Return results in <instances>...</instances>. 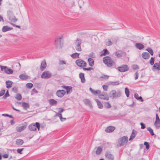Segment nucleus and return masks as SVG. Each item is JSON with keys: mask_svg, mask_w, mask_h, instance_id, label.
Here are the masks:
<instances>
[{"mask_svg": "<svg viewBox=\"0 0 160 160\" xmlns=\"http://www.w3.org/2000/svg\"><path fill=\"white\" fill-rule=\"evenodd\" d=\"M125 55V53L123 52H117L115 53V55L117 56V57L119 58L121 57H122L123 56Z\"/></svg>", "mask_w": 160, "mask_h": 160, "instance_id": "nucleus-37", "label": "nucleus"}, {"mask_svg": "<svg viewBox=\"0 0 160 160\" xmlns=\"http://www.w3.org/2000/svg\"><path fill=\"white\" fill-rule=\"evenodd\" d=\"M128 141V138L124 136L119 138L118 140V145L121 147L126 144Z\"/></svg>", "mask_w": 160, "mask_h": 160, "instance_id": "nucleus-3", "label": "nucleus"}, {"mask_svg": "<svg viewBox=\"0 0 160 160\" xmlns=\"http://www.w3.org/2000/svg\"><path fill=\"white\" fill-rule=\"evenodd\" d=\"M66 62L65 61L63 60H60L59 62V64L60 65H62L63 64H65Z\"/></svg>", "mask_w": 160, "mask_h": 160, "instance_id": "nucleus-59", "label": "nucleus"}, {"mask_svg": "<svg viewBox=\"0 0 160 160\" xmlns=\"http://www.w3.org/2000/svg\"><path fill=\"white\" fill-rule=\"evenodd\" d=\"M5 93L4 90H2L0 92V97L2 96Z\"/></svg>", "mask_w": 160, "mask_h": 160, "instance_id": "nucleus-56", "label": "nucleus"}, {"mask_svg": "<svg viewBox=\"0 0 160 160\" xmlns=\"http://www.w3.org/2000/svg\"><path fill=\"white\" fill-rule=\"evenodd\" d=\"M139 73L138 72H136L135 73V79L136 80L137 79L138 77V75H139Z\"/></svg>", "mask_w": 160, "mask_h": 160, "instance_id": "nucleus-58", "label": "nucleus"}, {"mask_svg": "<svg viewBox=\"0 0 160 160\" xmlns=\"http://www.w3.org/2000/svg\"><path fill=\"white\" fill-rule=\"evenodd\" d=\"M149 52V53L151 54V55H153V51H148Z\"/></svg>", "mask_w": 160, "mask_h": 160, "instance_id": "nucleus-64", "label": "nucleus"}, {"mask_svg": "<svg viewBox=\"0 0 160 160\" xmlns=\"http://www.w3.org/2000/svg\"><path fill=\"white\" fill-rule=\"evenodd\" d=\"M47 64L45 60L43 61L41 63L40 69L41 71L44 70L46 68Z\"/></svg>", "mask_w": 160, "mask_h": 160, "instance_id": "nucleus-17", "label": "nucleus"}, {"mask_svg": "<svg viewBox=\"0 0 160 160\" xmlns=\"http://www.w3.org/2000/svg\"><path fill=\"white\" fill-rule=\"evenodd\" d=\"M132 67L134 70L138 69L139 67L137 65H133L132 66Z\"/></svg>", "mask_w": 160, "mask_h": 160, "instance_id": "nucleus-48", "label": "nucleus"}, {"mask_svg": "<svg viewBox=\"0 0 160 160\" xmlns=\"http://www.w3.org/2000/svg\"><path fill=\"white\" fill-rule=\"evenodd\" d=\"M115 129V128L113 126H110L107 127L105 130L106 132H112Z\"/></svg>", "mask_w": 160, "mask_h": 160, "instance_id": "nucleus-16", "label": "nucleus"}, {"mask_svg": "<svg viewBox=\"0 0 160 160\" xmlns=\"http://www.w3.org/2000/svg\"><path fill=\"white\" fill-rule=\"evenodd\" d=\"M104 106L107 108H109L111 107V105L108 102H105L104 104Z\"/></svg>", "mask_w": 160, "mask_h": 160, "instance_id": "nucleus-42", "label": "nucleus"}, {"mask_svg": "<svg viewBox=\"0 0 160 160\" xmlns=\"http://www.w3.org/2000/svg\"><path fill=\"white\" fill-rule=\"evenodd\" d=\"M144 145L146 146V149L147 150L149 148V145L148 143L145 142L144 143Z\"/></svg>", "mask_w": 160, "mask_h": 160, "instance_id": "nucleus-49", "label": "nucleus"}, {"mask_svg": "<svg viewBox=\"0 0 160 160\" xmlns=\"http://www.w3.org/2000/svg\"><path fill=\"white\" fill-rule=\"evenodd\" d=\"M102 88L103 90L105 91H107L108 88V86L107 85H103L102 86Z\"/></svg>", "mask_w": 160, "mask_h": 160, "instance_id": "nucleus-53", "label": "nucleus"}, {"mask_svg": "<svg viewBox=\"0 0 160 160\" xmlns=\"http://www.w3.org/2000/svg\"><path fill=\"white\" fill-rule=\"evenodd\" d=\"M89 90L93 94L95 95H97L98 94H99L101 93L100 90H97L96 91H94L91 88H89Z\"/></svg>", "mask_w": 160, "mask_h": 160, "instance_id": "nucleus-20", "label": "nucleus"}, {"mask_svg": "<svg viewBox=\"0 0 160 160\" xmlns=\"http://www.w3.org/2000/svg\"><path fill=\"white\" fill-rule=\"evenodd\" d=\"M23 148L20 149L19 148L17 149V152L18 153L21 154L22 153V152L23 151Z\"/></svg>", "mask_w": 160, "mask_h": 160, "instance_id": "nucleus-52", "label": "nucleus"}, {"mask_svg": "<svg viewBox=\"0 0 160 160\" xmlns=\"http://www.w3.org/2000/svg\"><path fill=\"white\" fill-rule=\"evenodd\" d=\"M89 57L91 58H95V56L94 53L92 52L89 55Z\"/></svg>", "mask_w": 160, "mask_h": 160, "instance_id": "nucleus-51", "label": "nucleus"}, {"mask_svg": "<svg viewBox=\"0 0 160 160\" xmlns=\"http://www.w3.org/2000/svg\"><path fill=\"white\" fill-rule=\"evenodd\" d=\"M52 73L49 71H45L41 75V78L45 79H48L51 77Z\"/></svg>", "mask_w": 160, "mask_h": 160, "instance_id": "nucleus-7", "label": "nucleus"}, {"mask_svg": "<svg viewBox=\"0 0 160 160\" xmlns=\"http://www.w3.org/2000/svg\"><path fill=\"white\" fill-rule=\"evenodd\" d=\"M152 69L153 70H160V64L158 63H155Z\"/></svg>", "mask_w": 160, "mask_h": 160, "instance_id": "nucleus-18", "label": "nucleus"}, {"mask_svg": "<svg viewBox=\"0 0 160 160\" xmlns=\"http://www.w3.org/2000/svg\"><path fill=\"white\" fill-rule=\"evenodd\" d=\"M81 42L82 40L80 38H78L75 40V45L76 50H81Z\"/></svg>", "mask_w": 160, "mask_h": 160, "instance_id": "nucleus-10", "label": "nucleus"}, {"mask_svg": "<svg viewBox=\"0 0 160 160\" xmlns=\"http://www.w3.org/2000/svg\"><path fill=\"white\" fill-rule=\"evenodd\" d=\"M62 87L66 90L68 94L70 92V91H72V87L71 86H62Z\"/></svg>", "mask_w": 160, "mask_h": 160, "instance_id": "nucleus-29", "label": "nucleus"}, {"mask_svg": "<svg viewBox=\"0 0 160 160\" xmlns=\"http://www.w3.org/2000/svg\"><path fill=\"white\" fill-rule=\"evenodd\" d=\"M2 68H3L5 70V72L8 74H12L13 72V71L11 69L7 68L5 67H1V69H2Z\"/></svg>", "mask_w": 160, "mask_h": 160, "instance_id": "nucleus-15", "label": "nucleus"}, {"mask_svg": "<svg viewBox=\"0 0 160 160\" xmlns=\"http://www.w3.org/2000/svg\"><path fill=\"white\" fill-rule=\"evenodd\" d=\"M79 76L80 78L81 79L82 82L84 83L85 82L84 73H80L79 74Z\"/></svg>", "mask_w": 160, "mask_h": 160, "instance_id": "nucleus-21", "label": "nucleus"}, {"mask_svg": "<svg viewBox=\"0 0 160 160\" xmlns=\"http://www.w3.org/2000/svg\"><path fill=\"white\" fill-rule=\"evenodd\" d=\"M9 94L8 93V91H7L5 95L2 98L3 99H6V98L9 96Z\"/></svg>", "mask_w": 160, "mask_h": 160, "instance_id": "nucleus-50", "label": "nucleus"}, {"mask_svg": "<svg viewBox=\"0 0 160 160\" xmlns=\"http://www.w3.org/2000/svg\"><path fill=\"white\" fill-rule=\"evenodd\" d=\"M37 128L38 130L40 128V124L38 122H36L35 124H32L29 126V128L30 131H35Z\"/></svg>", "mask_w": 160, "mask_h": 160, "instance_id": "nucleus-6", "label": "nucleus"}, {"mask_svg": "<svg viewBox=\"0 0 160 160\" xmlns=\"http://www.w3.org/2000/svg\"><path fill=\"white\" fill-rule=\"evenodd\" d=\"M65 93V91L63 90H58L56 92L57 95L60 98L63 97Z\"/></svg>", "mask_w": 160, "mask_h": 160, "instance_id": "nucleus-13", "label": "nucleus"}, {"mask_svg": "<svg viewBox=\"0 0 160 160\" xmlns=\"http://www.w3.org/2000/svg\"><path fill=\"white\" fill-rule=\"evenodd\" d=\"M83 69L85 70H87V71H90L91 70H93V68H92L89 67V68H83Z\"/></svg>", "mask_w": 160, "mask_h": 160, "instance_id": "nucleus-54", "label": "nucleus"}, {"mask_svg": "<svg viewBox=\"0 0 160 160\" xmlns=\"http://www.w3.org/2000/svg\"><path fill=\"white\" fill-rule=\"evenodd\" d=\"M102 148L101 147H97L96 153L97 155H100L102 151Z\"/></svg>", "mask_w": 160, "mask_h": 160, "instance_id": "nucleus-36", "label": "nucleus"}, {"mask_svg": "<svg viewBox=\"0 0 160 160\" xmlns=\"http://www.w3.org/2000/svg\"><path fill=\"white\" fill-rule=\"evenodd\" d=\"M24 143L23 140L21 139H16V144L18 146L22 145Z\"/></svg>", "mask_w": 160, "mask_h": 160, "instance_id": "nucleus-23", "label": "nucleus"}, {"mask_svg": "<svg viewBox=\"0 0 160 160\" xmlns=\"http://www.w3.org/2000/svg\"><path fill=\"white\" fill-rule=\"evenodd\" d=\"M125 93L127 97H129V91L128 89L127 88H125Z\"/></svg>", "mask_w": 160, "mask_h": 160, "instance_id": "nucleus-45", "label": "nucleus"}, {"mask_svg": "<svg viewBox=\"0 0 160 160\" xmlns=\"http://www.w3.org/2000/svg\"><path fill=\"white\" fill-rule=\"evenodd\" d=\"M13 28L11 27H9L8 26H4L2 29V31L3 32H5L8 31H10Z\"/></svg>", "mask_w": 160, "mask_h": 160, "instance_id": "nucleus-19", "label": "nucleus"}, {"mask_svg": "<svg viewBox=\"0 0 160 160\" xmlns=\"http://www.w3.org/2000/svg\"><path fill=\"white\" fill-rule=\"evenodd\" d=\"M19 77L20 79L22 80H25L28 78V76H27L23 74L20 75Z\"/></svg>", "mask_w": 160, "mask_h": 160, "instance_id": "nucleus-40", "label": "nucleus"}, {"mask_svg": "<svg viewBox=\"0 0 160 160\" xmlns=\"http://www.w3.org/2000/svg\"><path fill=\"white\" fill-rule=\"evenodd\" d=\"M63 37L59 36L55 38L54 45L57 49H60L63 46Z\"/></svg>", "mask_w": 160, "mask_h": 160, "instance_id": "nucleus-1", "label": "nucleus"}, {"mask_svg": "<svg viewBox=\"0 0 160 160\" xmlns=\"http://www.w3.org/2000/svg\"><path fill=\"white\" fill-rule=\"evenodd\" d=\"M135 46L137 49L141 50L144 48L145 46L141 43H136L135 44Z\"/></svg>", "mask_w": 160, "mask_h": 160, "instance_id": "nucleus-14", "label": "nucleus"}, {"mask_svg": "<svg viewBox=\"0 0 160 160\" xmlns=\"http://www.w3.org/2000/svg\"><path fill=\"white\" fill-rule=\"evenodd\" d=\"M109 52L108 51H102L100 53L101 56H105L109 54Z\"/></svg>", "mask_w": 160, "mask_h": 160, "instance_id": "nucleus-32", "label": "nucleus"}, {"mask_svg": "<svg viewBox=\"0 0 160 160\" xmlns=\"http://www.w3.org/2000/svg\"><path fill=\"white\" fill-rule=\"evenodd\" d=\"M12 82L11 81L9 80L6 81V84L7 88H11L12 86Z\"/></svg>", "mask_w": 160, "mask_h": 160, "instance_id": "nucleus-25", "label": "nucleus"}, {"mask_svg": "<svg viewBox=\"0 0 160 160\" xmlns=\"http://www.w3.org/2000/svg\"><path fill=\"white\" fill-rule=\"evenodd\" d=\"M18 100H21L22 97L20 94L18 93L15 97Z\"/></svg>", "mask_w": 160, "mask_h": 160, "instance_id": "nucleus-44", "label": "nucleus"}, {"mask_svg": "<svg viewBox=\"0 0 160 160\" xmlns=\"http://www.w3.org/2000/svg\"><path fill=\"white\" fill-rule=\"evenodd\" d=\"M98 97L101 99L107 100H108L109 99L107 94L105 92H103L102 94H101V93L99 94Z\"/></svg>", "mask_w": 160, "mask_h": 160, "instance_id": "nucleus-11", "label": "nucleus"}, {"mask_svg": "<svg viewBox=\"0 0 160 160\" xmlns=\"http://www.w3.org/2000/svg\"><path fill=\"white\" fill-rule=\"evenodd\" d=\"M88 61L90 66L92 67L94 65V61L91 58H89L88 59Z\"/></svg>", "mask_w": 160, "mask_h": 160, "instance_id": "nucleus-34", "label": "nucleus"}, {"mask_svg": "<svg viewBox=\"0 0 160 160\" xmlns=\"http://www.w3.org/2000/svg\"><path fill=\"white\" fill-rule=\"evenodd\" d=\"M84 103L88 105L90 108H92V106L90 100L88 99H85L83 100Z\"/></svg>", "mask_w": 160, "mask_h": 160, "instance_id": "nucleus-24", "label": "nucleus"}, {"mask_svg": "<svg viewBox=\"0 0 160 160\" xmlns=\"http://www.w3.org/2000/svg\"><path fill=\"white\" fill-rule=\"evenodd\" d=\"M102 60L105 64L108 67L110 68L115 65V62L109 57L107 56L103 57Z\"/></svg>", "mask_w": 160, "mask_h": 160, "instance_id": "nucleus-2", "label": "nucleus"}, {"mask_svg": "<svg viewBox=\"0 0 160 160\" xmlns=\"http://www.w3.org/2000/svg\"><path fill=\"white\" fill-rule=\"evenodd\" d=\"M95 101L97 103L98 108L100 109L102 108H103V106L101 102L99 100L97 99H96Z\"/></svg>", "mask_w": 160, "mask_h": 160, "instance_id": "nucleus-35", "label": "nucleus"}, {"mask_svg": "<svg viewBox=\"0 0 160 160\" xmlns=\"http://www.w3.org/2000/svg\"><path fill=\"white\" fill-rule=\"evenodd\" d=\"M105 43L107 46H110L112 45V43L110 40L108 39L105 40Z\"/></svg>", "mask_w": 160, "mask_h": 160, "instance_id": "nucleus-38", "label": "nucleus"}, {"mask_svg": "<svg viewBox=\"0 0 160 160\" xmlns=\"http://www.w3.org/2000/svg\"><path fill=\"white\" fill-rule=\"evenodd\" d=\"M57 116H58L59 117V118H60L62 116V115L61 113H60L59 112L58 113L56 114Z\"/></svg>", "mask_w": 160, "mask_h": 160, "instance_id": "nucleus-61", "label": "nucleus"}, {"mask_svg": "<svg viewBox=\"0 0 160 160\" xmlns=\"http://www.w3.org/2000/svg\"><path fill=\"white\" fill-rule=\"evenodd\" d=\"M79 54L78 53H75L72 54L71 55V56L72 57L74 58H78V56L79 55Z\"/></svg>", "mask_w": 160, "mask_h": 160, "instance_id": "nucleus-41", "label": "nucleus"}, {"mask_svg": "<svg viewBox=\"0 0 160 160\" xmlns=\"http://www.w3.org/2000/svg\"><path fill=\"white\" fill-rule=\"evenodd\" d=\"M26 87L29 89L31 88L33 86V85L32 83H28L26 84Z\"/></svg>", "mask_w": 160, "mask_h": 160, "instance_id": "nucleus-46", "label": "nucleus"}, {"mask_svg": "<svg viewBox=\"0 0 160 160\" xmlns=\"http://www.w3.org/2000/svg\"><path fill=\"white\" fill-rule=\"evenodd\" d=\"M137 132L135 131L134 129L133 130L129 140H132L135 137L136 135L137 134Z\"/></svg>", "mask_w": 160, "mask_h": 160, "instance_id": "nucleus-22", "label": "nucleus"}, {"mask_svg": "<svg viewBox=\"0 0 160 160\" xmlns=\"http://www.w3.org/2000/svg\"><path fill=\"white\" fill-rule=\"evenodd\" d=\"M117 69L120 72H124L128 71L129 68L127 65H123L118 67Z\"/></svg>", "mask_w": 160, "mask_h": 160, "instance_id": "nucleus-8", "label": "nucleus"}, {"mask_svg": "<svg viewBox=\"0 0 160 160\" xmlns=\"http://www.w3.org/2000/svg\"><path fill=\"white\" fill-rule=\"evenodd\" d=\"M8 155L7 154H5L3 156V157L4 158H8Z\"/></svg>", "mask_w": 160, "mask_h": 160, "instance_id": "nucleus-62", "label": "nucleus"}, {"mask_svg": "<svg viewBox=\"0 0 160 160\" xmlns=\"http://www.w3.org/2000/svg\"><path fill=\"white\" fill-rule=\"evenodd\" d=\"M76 64L80 67H85L86 66L87 63L81 59H78L75 61Z\"/></svg>", "mask_w": 160, "mask_h": 160, "instance_id": "nucleus-9", "label": "nucleus"}, {"mask_svg": "<svg viewBox=\"0 0 160 160\" xmlns=\"http://www.w3.org/2000/svg\"><path fill=\"white\" fill-rule=\"evenodd\" d=\"M154 125L156 128H158L160 127V119L157 120H155L154 122Z\"/></svg>", "mask_w": 160, "mask_h": 160, "instance_id": "nucleus-28", "label": "nucleus"}, {"mask_svg": "<svg viewBox=\"0 0 160 160\" xmlns=\"http://www.w3.org/2000/svg\"><path fill=\"white\" fill-rule=\"evenodd\" d=\"M25 126H22L20 127H17L16 130L17 132H20L23 130L25 128Z\"/></svg>", "mask_w": 160, "mask_h": 160, "instance_id": "nucleus-30", "label": "nucleus"}, {"mask_svg": "<svg viewBox=\"0 0 160 160\" xmlns=\"http://www.w3.org/2000/svg\"><path fill=\"white\" fill-rule=\"evenodd\" d=\"M159 119H160V118L159 117V116H158V114H156V120H158Z\"/></svg>", "mask_w": 160, "mask_h": 160, "instance_id": "nucleus-63", "label": "nucleus"}, {"mask_svg": "<svg viewBox=\"0 0 160 160\" xmlns=\"http://www.w3.org/2000/svg\"><path fill=\"white\" fill-rule=\"evenodd\" d=\"M101 78L104 79H107L109 78V76L107 75H103L101 77Z\"/></svg>", "mask_w": 160, "mask_h": 160, "instance_id": "nucleus-55", "label": "nucleus"}, {"mask_svg": "<svg viewBox=\"0 0 160 160\" xmlns=\"http://www.w3.org/2000/svg\"><path fill=\"white\" fill-rule=\"evenodd\" d=\"M49 102L51 106H53L57 104V102L54 99H50Z\"/></svg>", "mask_w": 160, "mask_h": 160, "instance_id": "nucleus-26", "label": "nucleus"}, {"mask_svg": "<svg viewBox=\"0 0 160 160\" xmlns=\"http://www.w3.org/2000/svg\"><path fill=\"white\" fill-rule=\"evenodd\" d=\"M22 106L23 108L24 109L26 110L28 108H29V105L27 103L23 102L22 103Z\"/></svg>", "mask_w": 160, "mask_h": 160, "instance_id": "nucleus-31", "label": "nucleus"}, {"mask_svg": "<svg viewBox=\"0 0 160 160\" xmlns=\"http://www.w3.org/2000/svg\"><path fill=\"white\" fill-rule=\"evenodd\" d=\"M140 125H141V128L142 129H144L145 128V125L142 122L140 123Z\"/></svg>", "mask_w": 160, "mask_h": 160, "instance_id": "nucleus-57", "label": "nucleus"}, {"mask_svg": "<svg viewBox=\"0 0 160 160\" xmlns=\"http://www.w3.org/2000/svg\"><path fill=\"white\" fill-rule=\"evenodd\" d=\"M151 65H153L154 62V58L152 57L149 61Z\"/></svg>", "mask_w": 160, "mask_h": 160, "instance_id": "nucleus-47", "label": "nucleus"}, {"mask_svg": "<svg viewBox=\"0 0 160 160\" xmlns=\"http://www.w3.org/2000/svg\"><path fill=\"white\" fill-rule=\"evenodd\" d=\"M110 84L113 86L118 85L119 84V82L116 81L115 82H109Z\"/></svg>", "mask_w": 160, "mask_h": 160, "instance_id": "nucleus-39", "label": "nucleus"}, {"mask_svg": "<svg viewBox=\"0 0 160 160\" xmlns=\"http://www.w3.org/2000/svg\"><path fill=\"white\" fill-rule=\"evenodd\" d=\"M147 130L149 132L151 135L153 136L154 135V133L153 132V130L150 127L147 128Z\"/></svg>", "mask_w": 160, "mask_h": 160, "instance_id": "nucleus-43", "label": "nucleus"}, {"mask_svg": "<svg viewBox=\"0 0 160 160\" xmlns=\"http://www.w3.org/2000/svg\"><path fill=\"white\" fill-rule=\"evenodd\" d=\"M8 16L9 17V19L11 22H15L18 20V19L14 15L12 12L11 11L8 12Z\"/></svg>", "mask_w": 160, "mask_h": 160, "instance_id": "nucleus-4", "label": "nucleus"}, {"mask_svg": "<svg viewBox=\"0 0 160 160\" xmlns=\"http://www.w3.org/2000/svg\"><path fill=\"white\" fill-rule=\"evenodd\" d=\"M60 120L62 122H63L64 121H65L66 120V118H62V116L60 118Z\"/></svg>", "mask_w": 160, "mask_h": 160, "instance_id": "nucleus-60", "label": "nucleus"}, {"mask_svg": "<svg viewBox=\"0 0 160 160\" xmlns=\"http://www.w3.org/2000/svg\"><path fill=\"white\" fill-rule=\"evenodd\" d=\"M121 95V93L120 92H116L114 90L111 91L110 93V97L112 98L120 97Z\"/></svg>", "mask_w": 160, "mask_h": 160, "instance_id": "nucleus-5", "label": "nucleus"}, {"mask_svg": "<svg viewBox=\"0 0 160 160\" xmlns=\"http://www.w3.org/2000/svg\"><path fill=\"white\" fill-rule=\"evenodd\" d=\"M134 97L138 100L140 101L141 102H143V101L142 97L141 96L139 97L137 93H135L134 94Z\"/></svg>", "mask_w": 160, "mask_h": 160, "instance_id": "nucleus-33", "label": "nucleus"}, {"mask_svg": "<svg viewBox=\"0 0 160 160\" xmlns=\"http://www.w3.org/2000/svg\"><path fill=\"white\" fill-rule=\"evenodd\" d=\"M106 158L107 160H113V156L110 152H107L105 154Z\"/></svg>", "mask_w": 160, "mask_h": 160, "instance_id": "nucleus-12", "label": "nucleus"}, {"mask_svg": "<svg viewBox=\"0 0 160 160\" xmlns=\"http://www.w3.org/2000/svg\"><path fill=\"white\" fill-rule=\"evenodd\" d=\"M150 57V55L148 52H144L142 54V57L144 59H148Z\"/></svg>", "mask_w": 160, "mask_h": 160, "instance_id": "nucleus-27", "label": "nucleus"}]
</instances>
